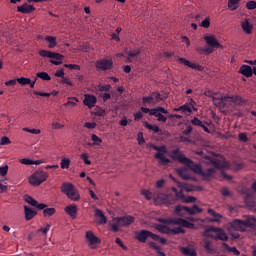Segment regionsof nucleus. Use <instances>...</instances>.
<instances>
[{
	"instance_id": "f257e3e1",
	"label": "nucleus",
	"mask_w": 256,
	"mask_h": 256,
	"mask_svg": "<svg viewBox=\"0 0 256 256\" xmlns=\"http://www.w3.org/2000/svg\"><path fill=\"white\" fill-rule=\"evenodd\" d=\"M212 101L219 109H229L231 105H238V107L245 105V100L241 96H222L220 98L213 96Z\"/></svg>"
},
{
	"instance_id": "f03ea898",
	"label": "nucleus",
	"mask_w": 256,
	"mask_h": 256,
	"mask_svg": "<svg viewBox=\"0 0 256 256\" xmlns=\"http://www.w3.org/2000/svg\"><path fill=\"white\" fill-rule=\"evenodd\" d=\"M245 220L234 219L230 222V227L234 229V231H240V233H245L247 228L255 229L256 218L253 216H245Z\"/></svg>"
},
{
	"instance_id": "7ed1b4c3",
	"label": "nucleus",
	"mask_w": 256,
	"mask_h": 256,
	"mask_svg": "<svg viewBox=\"0 0 256 256\" xmlns=\"http://www.w3.org/2000/svg\"><path fill=\"white\" fill-rule=\"evenodd\" d=\"M39 55L40 57L50 59L49 63H51L52 65H63V60L65 59V56L62 55L61 53H57V52H53L45 49H41L39 51Z\"/></svg>"
},
{
	"instance_id": "20e7f679",
	"label": "nucleus",
	"mask_w": 256,
	"mask_h": 256,
	"mask_svg": "<svg viewBox=\"0 0 256 256\" xmlns=\"http://www.w3.org/2000/svg\"><path fill=\"white\" fill-rule=\"evenodd\" d=\"M147 148L154 149V151L158 152L154 155V157L155 159H159V165L167 166L171 163V160L165 157V154H167V147L147 144Z\"/></svg>"
},
{
	"instance_id": "39448f33",
	"label": "nucleus",
	"mask_w": 256,
	"mask_h": 256,
	"mask_svg": "<svg viewBox=\"0 0 256 256\" xmlns=\"http://www.w3.org/2000/svg\"><path fill=\"white\" fill-rule=\"evenodd\" d=\"M61 192L68 197L71 201H79L81 199V195L79 194V190L75 188V186L69 182H64L61 187Z\"/></svg>"
},
{
	"instance_id": "423d86ee",
	"label": "nucleus",
	"mask_w": 256,
	"mask_h": 256,
	"mask_svg": "<svg viewBox=\"0 0 256 256\" xmlns=\"http://www.w3.org/2000/svg\"><path fill=\"white\" fill-rule=\"evenodd\" d=\"M49 179V174L45 171H36L32 174V176L29 178L30 185H33V187H39L41 183H44V181H47Z\"/></svg>"
},
{
	"instance_id": "0eeeda50",
	"label": "nucleus",
	"mask_w": 256,
	"mask_h": 256,
	"mask_svg": "<svg viewBox=\"0 0 256 256\" xmlns=\"http://www.w3.org/2000/svg\"><path fill=\"white\" fill-rule=\"evenodd\" d=\"M149 238L153 241H159V235L154 234L149 230H140L136 233V239L139 243H147V239Z\"/></svg>"
},
{
	"instance_id": "6e6552de",
	"label": "nucleus",
	"mask_w": 256,
	"mask_h": 256,
	"mask_svg": "<svg viewBox=\"0 0 256 256\" xmlns=\"http://www.w3.org/2000/svg\"><path fill=\"white\" fill-rule=\"evenodd\" d=\"M204 39L207 45H209V47H204V53L206 55H211V53H213V49L221 48V44L219 43V41H217V38H215V36H206Z\"/></svg>"
},
{
	"instance_id": "1a4fd4ad",
	"label": "nucleus",
	"mask_w": 256,
	"mask_h": 256,
	"mask_svg": "<svg viewBox=\"0 0 256 256\" xmlns=\"http://www.w3.org/2000/svg\"><path fill=\"white\" fill-rule=\"evenodd\" d=\"M156 229L159 233H164V235H180V233H185V230L181 227L169 228V226L163 224L156 225Z\"/></svg>"
},
{
	"instance_id": "9d476101",
	"label": "nucleus",
	"mask_w": 256,
	"mask_h": 256,
	"mask_svg": "<svg viewBox=\"0 0 256 256\" xmlns=\"http://www.w3.org/2000/svg\"><path fill=\"white\" fill-rule=\"evenodd\" d=\"M173 193H175V198L171 203H175V201L180 200L183 203H195L197 201V198L194 196H187L185 197V194H183V191L177 190V188L172 187Z\"/></svg>"
},
{
	"instance_id": "9b49d317",
	"label": "nucleus",
	"mask_w": 256,
	"mask_h": 256,
	"mask_svg": "<svg viewBox=\"0 0 256 256\" xmlns=\"http://www.w3.org/2000/svg\"><path fill=\"white\" fill-rule=\"evenodd\" d=\"M96 71H109L113 69V60L99 59L95 62Z\"/></svg>"
},
{
	"instance_id": "f8f14e48",
	"label": "nucleus",
	"mask_w": 256,
	"mask_h": 256,
	"mask_svg": "<svg viewBox=\"0 0 256 256\" xmlns=\"http://www.w3.org/2000/svg\"><path fill=\"white\" fill-rule=\"evenodd\" d=\"M85 237L90 249H97V245H101V239L95 236L93 231H87Z\"/></svg>"
},
{
	"instance_id": "ddd939ff",
	"label": "nucleus",
	"mask_w": 256,
	"mask_h": 256,
	"mask_svg": "<svg viewBox=\"0 0 256 256\" xmlns=\"http://www.w3.org/2000/svg\"><path fill=\"white\" fill-rule=\"evenodd\" d=\"M205 159H207L216 169H229L230 167L229 162L225 160H219L209 156H206Z\"/></svg>"
},
{
	"instance_id": "4468645a",
	"label": "nucleus",
	"mask_w": 256,
	"mask_h": 256,
	"mask_svg": "<svg viewBox=\"0 0 256 256\" xmlns=\"http://www.w3.org/2000/svg\"><path fill=\"white\" fill-rule=\"evenodd\" d=\"M208 231L216 233V236H209L213 239H219V241H229V236L225 233V230L217 227H211Z\"/></svg>"
},
{
	"instance_id": "2eb2a0df",
	"label": "nucleus",
	"mask_w": 256,
	"mask_h": 256,
	"mask_svg": "<svg viewBox=\"0 0 256 256\" xmlns=\"http://www.w3.org/2000/svg\"><path fill=\"white\" fill-rule=\"evenodd\" d=\"M184 165H186V167H188V169H190V171H193V173H196V175L203 174V167H201L200 164L193 162V160H191L189 158L186 160Z\"/></svg>"
},
{
	"instance_id": "dca6fc26",
	"label": "nucleus",
	"mask_w": 256,
	"mask_h": 256,
	"mask_svg": "<svg viewBox=\"0 0 256 256\" xmlns=\"http://www.w3.org/2000/svg\"><path fill=\"white\" fill-rule=\"evenodd\" d=\"M170 179L176 183L177 187L180 189L179 191H186L187 193H191L195 190V186L184 182H179L177 179H175V177H173V175H170Z\"/></svg>"
},
{
	"instance_id": "f3484780",
	"label": "nucleus",
	"mask_w": 256,
	"mask_h": 256,
	"mask_svg": "<svg viewBox=\"0 0 256 256\" xmlns=\"http://www.w3.org/2000/svg\"><path fill=\"white\" fill-rule=\"evenodd\" d=\"M173 225H179L180 227H186V229H193L195 224L183 219V218H173L170 220Z\"/></svg>"
},
{
	"instance_id": "a211bd4d",
	"label": "nucleus",
	"mask_w": 256,
	"mask_h": 256,
	"mask_svg": "<svg viewBox=\"0 0 256 256\" xmlns=\"http://www.w3.org/2000/svg\"><path fill=\"white\" fill-rule=\"evenodd\" d=\"M178 63L184 65L185 67H190V69H195L196 71H203V67L199 64L193 63L185 58L178 57Z\"/></svg>"
},
{
	"instance_id": "6ab92c4d",
	"label": "nucleus",
	"mask_w": 256,
	"mask_h": 256,
	"mask_svg": "<svg viewBox=\"0 0 256 256\" xmlns=\"http://www.w3.org/2000/svg\"><path fill=\"white\" fill-rule=\"evenodd\" d=\"M83 103L88 109H93L97 105V97L91 94H85Z\"/></svg>"
},
{
	"instance_id": "aec40b11",
	"label": "nucleus",
	"mask_w": 256,
	"mask_h": 256,
	"mask_svg": "<svg viewBox=\"0 0 256 256\" xmlns=\"http://www.w3.org/2000/svg\"><path fill=\"white\" fill-rule=\"evenodd\" d=\"M170 157L174 160V161H179V163H182V165H185V163L187 162V157H185L181 151H179V149H175L171 152Z\"/></svg>"
},
{
	"instance_id": "412c9836",
	"label": "nucleus",
	"mask_w": 256,
	"mask_h": 256,
	"mask_svg": "<svg viewBox=\"0 0 256 256\" xmlns=\"http://www.w3.org/2000/svg\"><path fill=\"white\" fill-rule=\"evenodd\" d=\"M24 200L26 203H28V205H31L32 207H36V209H45L47 207V204H39V202H37V200H35L33 197L26 195L24 197Z\"/></svg>"
},
{
	"instance_id": "4be33fe9",
	"label": "nucleus",
	"mask_w": 256,
	"mask_h": 256,
	"mask_svg": "<svg viewBox=\"0 0 256 256\" xmlns=\"http://www.w3.org/2000/svg\"><path fill=\"white\" fill-rule=\"evenodd\" d=\"M64 211L71 217V219H77V205H68L64 208Z\"/></svg>"
},
{
	"instance_id": "5701e85b",
	"label": "nucleus",
	"mask_w": 256,
	"mask_h": 256,
	"mask_svg": "<svg viewBox=\"0 0 256 256\" xmlns=\"http://www.w3.org/2000/svg\"><path fill=\"white\" fill-rule=\"evenodd\" d=\"M17 11L19 13H23L24 15H29V13H33V11H35V8L33 7V5L24 3L22 6L17 7Z\"/></svg>"
},
{
	"instance_id": "b1692460",
	"label": "nucleus",
	"mask_w": 256,
	"mask_h": 256,
	"mask_svg": "<svg viewBox=\"0 0 256 256\" xmlns=\"http://www.w3.org/2000/svg\"><path fill=\"white\" fill-rule=\"evenodd\" d=\"M208 215H211V217H213L212 219H210L211 223H221V219H223V216L217 212H215V210L209 208L207 210Z\"/></svg>"
},
{
	"instance_id": "393cba45",
	"label": "nucleus",
	"mask_w": 256,
	"mask_h": 256,
	"mask_svg": "<svg viewBox=\"0 0 256 256\" xmlns=\"http://www.w3.org/2000/svg\"><path fill=\"white\" fill-rule=\"evenodd\" d=\"M239 73H241V75H244V77H253V68H251V66L249 65H242L239 69Z\"/></svg>"
},
{
	"instance_id": "a878e982",
	"label": "nucleus",
	"mask_w": 256,
	"mask_h": 256,
	"mask_svg": "<svg viewBox=\"0 0 256 256\" xmlns=\"http://www.w3.org/2000/svg\"><path fill=\"white\" fill-rule=\"evenodd\" d=\"M24 215L26 221H31V219L37 216V211L33 210L31 207L24 206Z\"/></svg>"
},
{
	"instance_id": "bb28decb",
	"label": "nucleus",
	"mask_w": 256,
	"mask_h": 256,
	"mask_svg": "<svg viewBox=\"0 0 256 256\" xmlns=\"http://www.w3.org/2000/svg\"><path fill=\"white\" fill-rule=\"evenodd\" d=\"M191 124L194 125V127H201L203 129V131H205V133H211L209 128L205 124H203V121H201L197 117H194L191 120Z\"/></svg>"
},
{
	"instance_id": "cd10ccee",
	"label": "nucleus",
	"mask_w": 256,
	"mask_h": 256,
	"mask_svg": "<svg viewBox=\"0 0 256 256\" xmlns=\"http://www.w3.org/2000/svg\"><path fill=\"white\" fill-rule=\"evenodd\" d=\"M95 217L98 219V225H105L107 223V217L105 213L101 211V209L95 210Z\"/></svg>"
},
{
	"instance_id": "c85d7f7f",
	"label": "nucleus",
	"mask_w": 256,
	"mask_h": 256,
	"mask_svg": "<svg viewBox=\"0 0 256 256\" xmlns=\"http://www.w3.org/2000/svg\"><path fill=\"white\" fill-rule=\"evenodd\" d=\"M241 27L246 35H251V33H253V24H251L249 20L243 21Z\"/></svg>"
},
{
	"instance_id": "c756f323",
	"label": "nucleus",
	"mask_w": 256,
	"mask_h": 256,
	"mask_svg": "<svg viewBox=\"0 0 256 256\" xmlns=\"http://www.w3.org/2000/svg\"><path fill=\"white\" fill-rule=\"evenodd\" d=\"M177 174L179 175V177H181V179H183L184 181H191V175H189L187 173V169L186 168H179L177 170Z\"/></svg>"
},
{
	"instance_id": "7c9ffc66",
	"label": "nucleus",
	"mask_w": 256,
	"mask_h": 256,
	"mask_svg": "<svg viewBox=\"0 0 256 256\" xmlns=\"http://www.w3.org/2000/svg\"><path fill=\"white\" fill-rule=\"evenodd\" d=\"M173 111H182L183 113H188V115H191V113H193V109L188 104H184L180 107L174 108Z\"/></svg>"
},
{
	"instance_id": "2f4dec72",
	"label": "nucleus",
	"mask_w": 256,
	"mask_h": 256,
	"mask_svg": "<svg viewBox=\"0 0 256 256\" xmlns=\"http://www.w3.org/2000/svg\"><path fill=\"white\" fill-rule=\"evenodd\" d=\"M45 41L49 43V49H55V47H57V38H55V36H46Z\"/></svg>"
},
{
	"instance_id": "473e14b6",
	"label": "nucleus",
	"mask_w": 256,
	"mask_h": 256,
	"mask_svg": "<svg viewBox=\"0 0 256 256\" xmlns=\"http://www.w3.org/2000/svg\"><path fill=\"white\" fill-rule=\"evenodd\" d=\"M151 115L153 117H157V121H159L160 123H167V117H165V115H163L160 112H157V110H152Z\"/></svg>"
},
{
	"instance_id": "72a5a7b5",
	"label": "nucleus",
	"mask_w": 256,
	"mask_h": 256,
	"mask_svg": "<svg viewBox=\"0 0 256 256\" xmlns=\"http://www.w3.org/2000/svg\"><path fill=\"white\" fill-rule=\"evenodd\" d=\"M185 211L189 213V215H197V213H202L203 210L199 208L197 205H193L191 208L186 207Z\"/></svg>"
},
{
	"instance_id": "f704fd0d",
	"label": "nucleus",
	"mask_w": 256,
	"mask_h": 256,
	"mask_svg": "<svg viewBox=\"0 0 256 256\" xmlns=\"http://www.w3.org/2000/svg\"><path fill=\"white\" fill-rule=\"evenodd\" d=\"M143 127H145V129H148L149 131H153L154 133H159L161 131V128H159V126L149 124V122L147 121L143 122Z\"/></svg>"
},
{
	"instance_id": "c9c22d12",
	"label": "nucleus",
	"mask_w": 256,
	"mask_h": 256,
	"mask_svg": "<svg viewBox=\"0 0 256 256\" xmlns=\"http://www.w3.org/2000/svg\"><path fill=\"white\" fill-rule=\"evenodd\" d=\"M240 2L241 0H228V9L230 11H237Z\"/></svg>"
},
{
	"instance_id": "e433bc0d",
	"label": "nucleus",
	"mask_w": 256,
	"mask_h": 256,
	"mask_svg": "<svg viewBox=\"0 0 256 256\" xmlns=\"http://www.w3.org/2000/svg\"><path fill=\"white\" fill-rule=\"evenodd\" d=\"M222 247H224V249L229 251V253H233L234 255H241V252L239 250H237V247H230L229 244H227L225 242L222 243Z\"/></svg>"
},
{
	"instance_id": "4c0bfd02",
	"label": "nucleus",
	"mask_w": 256,
	"mask_h": 256,
	"mask_svg": "<svg viewBox=\"0 0 256 256\" xmlns=\"http://www.w3.org/2000/svg\"><path fill=\"white\" fill-rule=\"evenodd\" d=\"M40 211H43L44 217H53L55 213H57V210L55 208H44L40 209Z\"/></svg>"
},
{
	"instance_id": "58836bf2",
	"label": "nucleus",
	"mask_w": 256,
	"mask_h": 256,
	"mask_svg": "<svg viewBox=\"0 0 256 256\" xmlns=\"http://www.w3.org/2000/svg\"><path fill=\"white\" fill-rule=\"evenodd\" d=\"M213 175H215V168H209L206 171L202 170V174H200L204 179H209V177H213Z\"/></svg>"
},
{
	"instance_id": "ea45409f",
	"label": "nucleus",
	"mask_w": 256,
	"mask_h": 256,
	"mask_svg": "<svg viewBox=\"0 0 256 256\" xmlns=\"http://www.w3.org/2000/svg\"><path fill=\"white\" fill-rule=\"evenodd\" d=\"M181 252L183 255H188V256H197V252L195 250H191L189 247H182Z\"/></svg>"
},
{
	"instance_id": "a19ab883",
	"label": "nucleus",
	"mask_w": 256,
	"mask_h": 256,
	"mask_svg": "<svg viewBox=\"0 0 256 256\" xmlns=\"http://www.w3.org/2000/svg\"><path fill=\"white\" fill-rule=\"evenodd\" d=\"M36 77L42 79V81H51V76L47 72H38Z\"/></svg>"
},
{
	"instance_id": "79ce46f5",
	"label": "nucleus",
	"mask_w": 256,
	"mask_h": 256,
	"mask_svg": "<svg viewBox=\"0 0 256 256\" xmlns=\"http://www.w3.org/2000/svg\"><path fill=\"white\" fill-rule=\"evenodd\" d=\"M70 165H71V160L68 158H63L60 162L61 169H69Z\"/></svg>"
},
{
	"instance_id": "37998d69",
	"label": "nucleus",
	"mask_w": 256,
	"mask_h": 256,
	"mask_svg": "<svg viewBox=\"0 0 256 256\" xmlns=\"http://www.w3.org/2000/svg\"><path fill=\"white\" fill-rule=\"evenodd\" d=\"M155 102H153V97L150 96H144L142 98V105H153Z\"/></svg>"
},
{
	"instance_id": "c03bdc74",
	"label": "nucleus",
	"mask_w": 256,
	"mask_h": 256,
	"mask_svg": "<svg viewBox=\"0 0 256 256\" xmlns=\"http://www.w3.org/2000/svg\"><path fill=\"white\" fill-rule=\"evenodd\" d=\"M79 103V99L76 97L68 98V101L65 103V106L71 105V107H75Z\"/></svg>"
},
{
	"instance_id": "a18cd8bd",
	"label": "nucleus",
	"mask_w": 256,
	"mask_h": 256,
	"mask_svg": "<svg viewBox=\"0 0 256 256\" xmlns=\"http://www.w3.org/2000/svg\"><path fill=\"white\" fill-rule=\"evenodd\" d=\"M152 101L154 103H159V101H162L163 98H161V94L159 92H153L151 95Z\"/></svg>"
},
{
	"instance_id": "49530a36",
	"label": "nucleus",
	"mask_w": 256,
	"mask_h": 256,
	"mask_svg": "<svg viewBox=\"0 0 256 256\" xmlns=\"http://www.w3.org/2000/svg\"><path fill=\"white\" fill-rule=\"evenodd\" d=\"M16 81L19 85H29V83H31V78L20 77L17 78Z\"/></svg>"
},
{
	"instance_id": "de8ad7c7",
	"label": "nucleus",
	"mask_w": 256,
	"mask_h": 256,
	"mask_svg": "<svg viewBox=\"0 0 256 256\" xmlns=\"http://www.w3.org/2000/svg\"><path fill=\"white\" fill-rule=\"evenodd\" d=\"M64 67L66 69H70V71L76 70V71H81V66L77 64H64Z\"/></svg>"
},
{
	"instance_id": "09e8293b",
	"label": "nucleus",
	"mask_w": 256,
	"mask_h": 256,
	"mask_svg": "<svg viewBox=\"0 0 256 256\" xmlns=\"http://www.w3.org/2000/svg\"><path fill=\"white\" fill-rule=\"evenodd\" d=\"M91 141H93L94 145H99L100 143H103V139L99 138L97 134L91 135Z\"/></svg>"
},
{
	"instance_id": "8fccbe9b",
	"label": "nucleus",
	"mask_w": 256,
	"mask_h": 256,
	"mask_svg": "<svg viewBox=\"0 0 256 256\" xmlns=\"http://www.w3.org/2000/svg\"><path fill=\"white\" fill-rule=\"evenodd\" d=\"M246 9H248L249 11H253V9H256V1L255 0L248 1L246 3Z\"/></svg>"
},
{
	"instance_id": "3c124183",
	"label": "nucleus",
	"mask_w": 256,
	"mask_h": 256,
	"mask_svg": "<svg viewBox=\"0 0 256 256\" xmlns=\"http://www.w3.org/2000/svg\"><path fill=\"white\" fill-rule=\"evenodd\" d=\"M23 131H26V133H32V135H39L41 133V130L35 128H23Z\"/></svg>"
},
{
	"instance_id": "603ef678",
	"label": "nucleus",
	"mask_w": 256,
	"mask_h": 256,
	"mask_svg": "<svg viewBox=\"0 0 256 256\" xmlns=\"http://www.w3.org/2000/svg\"><path fill=\"white\" fill-rule=\"evenodd\" d=\"M97 89H98V91H101V92H103V91L107 92L111 89V85H109V84H107V85L99 84L97 86Z\"/></svg>"
},
{
	"instance_id": "864d4df0",
	"label": "nucleus",
	"mask_w": 256,
	"mask_h": 256,
	"mask_svg": "<svg viewBox=\"0 0 256 256\" xmlns=\"http://www.w3.org/2000/svg\"><path fill=\"white\" fill-rule=\"evenodd\" d=\"M80 157L84 161L85 165H91V160H89V155L87 153H82Z\"/></svg>"
},
{
	"instance_id": "5fc2aeb1",
	"label": "nucleus",
	"mask_w": 256,
	"mask_h": 256,
	"mask_svg": "<svg viewBox=\"0 0 256 256\" xmlns=\"http://www.w3.org/2000/svg\"><path fill=\"white\" fill-rule=\"evenodd\" d=\"M238 139L239 141H241L242 143H247L249 141V138L247 137V134L242 132L238 135Z\"/></svg>"
},
{
	"instance_id": "6e6d98bb",
	"label": "nucleus",
	"mask_w": 256,
	"mask_h": 256,
	"mask_svg": "<svg viewBox=\"0 0 256 256\" xmlns=\"http://www.w3.org/2000/svg\"><path fill=\"white\" fill-rule=\"evenodd\" d=\"M142 195L149 201L153 199V193L149 190H142Z\"/></svg>"
},
{
	"instance_id": "4d7b16f0",
	"label": "nucleus",
	"mask_w": 256,
	"mask_h": 256,
	"mask_svg": "<svg viewBox=\"0 0 256 256\" xmlns=\"http://www.w3.org/2000/svg\"><path fill=\"white\" fill-rule=\"evenodd\" d=\"M50 229H51V225L46 224V226L44 228H40L38 230V233H43V235H47V233H49Z\"/></svg>"
},
{
	"instance_id": "13d9d810",
	"label": "nucleus",
	"mask_w": 256,
	"mask_h": 256,
	"mask_svg": "<svg viewBox=\"0 0 256 256\" xmlns=\"http://www.w3.org/2000/svg\"><path fill=\"white\" fill-rule=\"evenodd\" d=\"M8 171H9L8 165L2 166V167L0 166V175L2 177H5V175H7V173H8Z\"/></svg>"
},
{
	"instance_id": "bf43d9fd",
	"label": "nucleus",
	"mask_w": 256,
	"mask_h": 256,
	"mask_svg": "<svg viewBox=\"0 0 256 256\" xmlns=\"http://www.w3.org/2000/svg\"><path fill=\"white\" fill-rule=\"evenodd\" d=\"M210 26H211V22L209 18H206L201 22V27H203L204 29H209Z\"/></svg>"
},
{
	"instance_id": "052dcab7",
	"label": "nucleus",
	"mask_w": 256,
	"mask_h": 256,
	"mask_svg": "<svg viewBox=\"0 0 256 256\" xmlns=\"http://www.w3.org/2000/svg\"><path fill=\"white\" fill-rule=\"evenodd\" d=\"M187 209V206L178 205L175 207V213L176 215H181V211H185Z\"/></svg>"
},
{
	"instance_id": "680f3d73",
	"label": "nucleus",
	"mask_w": 256,
	"mask_h": 256,
	"mask_svg": "<svg viewBox=\"0 0 256 256\" xmlns=\"http://www.w3.org/2000/svg\"><path fill=\"white\" fill-rule=\"evenodd\" d=\"M138 145H143L145 143V138L143 137V132H139L137 136Z\"/></svg>"
},
{
	"instance_id": "e2e57ef3",
	"label": "nucleus",
	"mask_w": 256,
	"mask_h": 256,
	"mask_svg": "<svg viewBox=\"0 0 256 256\" xmlns=\"http://www.w3.org/2000/svg\"><path fill=\"white\" fill-rule=\"evenodd\" d=\"M84 127L86 129H95L97 127V123H95V122H86L84 124Z\"/></svg>"
},
{
	"instance_id": "0e129e2a",
	"label": "nucleus",
	"mask_w": 256,
	"mask_h": 256,
	"mask_svg": "<svg viewBox=\"0 0 256 256\" xmlns=\"http://www.w3.org/2000/svg\"><path fill=\"white\" fill-rule=\"evenodd\" d=\"M193 132V127L191 125H187L186 129L183 130V135H191V133Z\"/></svg>"
},
{
	"instance_id": "69168bd1",
	"label": "nucleus",
	"mask_w": 256,
	"mask_h": 256,
	"mask_svg": "<svg viewBox=\"0 0 256 256\" xmlns=\"http://www.w3.org/2000/svg\"><path fill=\"white\" fill-rule=\"evenodd\" d=\"M116 244L119 245V247H121V249H123L124 251H127V246L123 244V241L121 240V238H116Z\"/></svg>"
},
{
	"instance_id": "338daca9",
	"label": "nucleus",
	"mask_w": 256,
	"mask_h": 256,
	"mask_svg": "<svg viewBox=\"0 0 256 256\" xmlns=\"http://www.w3.org/2000/svg\"><path fill=\"white\" fill-rule=\"evenodd\" d=\"M20 163H22V165H33V160L29 158H23L20 160Z\"/></svg>"
},
{
	"instance_id": "774afa93",
	"label": "nucleus",
	"mask_w": 256,
	"mask_h": 256,
	"mask_svg": "<svg viewBox=\"0 0 256 256\" xmlns=\"http://www.w3.org/2000/svg\"><path fill=\"white\" fill-rule=\"evenodd\" d=\"M11 143V140L7 136H4L1 138L0 145H9Z\"/></svg>"
}]
</instances>
